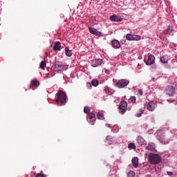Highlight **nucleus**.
Returning a JSON list of instances; mask_svg holds the SVG:
<instances>
[{
    "instance_id": "24",
    "label": "nucleus",
    "mask_w": 177,
    "mask_h": 177,
    "mask_svg": "<svg viewBox=\"0 0 177 177\" xmlns=\"http://www.w3.org/2000/svg\"><path fill=\"white\" fill-rule=\"evenodd\" d=\"M141 37L138 35H133V41H140Z\"/></svg>"
},
{
    "instance_id": "15",
    "label": "nucleus",
    "mask_w": 177,
    "mask_h": 177,
    "mask_svg": "<svg viewBox=\"0 0 177 177\" xmlns=\"http://www.w3.org/2000/svg\"><path fill=\"white\" fill-rule=\"evenodd\" d=\"M137 141L138 145H140V146H143V145H146L147 143L145 138H143L142 136H138L137 138Z\"/></svg>"
},
{
    "instance_id": "29",
    "label": "nucleus",
    "mask_w": 177,
    "mask_h": 177,
    "mask_svg": "<svg viewBox=\"0 0 177 177\" xmlns=\"http://www.w3.org/2000/svg\"><path fill=\"white\" fill-rule=\"evenodd\" d=\"M126 39H127V41H133V35L127 34L126 35Z\"/></svg>"
},
{
    "instance_id": "26",
    "label": "nucleus",
    "mask_w": 177,
    "mask_h": 177,
    "mask_svg": "<svg viewBox=\"0 0 177 177\" xmlns=\"http://www.w3.org/2000/svg\"><path fill=\"white\" fill-rule=\"evenodd\" d=\"M45 67H46V62H45V61L40 62V68H41V70H45Z\"/></svg>"
},
{
    "instance_id": "8",
    "label": "nucleus",
    "mask_w": 177,
    "mask_h": 177,
    "mask_svg": "<svg viewBox=\"0 0 177 177\" xmlns=\"http://www.w3.org/2000/svg\"><path fill=\"white\" fill-rule=\"evenodd\" d=\"M127 107H128V103H127V101H122L119 106L120 111H121L122 114H124V113L127 111Z\"/></svg>"
},
{
    "instance_id": "35",
    "label": "nucleus",
    "mask_w": 177,
    "mask_h": 177,
    "mask_svg": "<svg viewBox=\"0 0 177 177\" xmlns=\"http://www.w3.org/2000/svg\"><path fill=\"white\" fill-rule=\"evenodd\" d=\"M138 93L140 96H143V91L142 89H140L138 91Z\"/></svg>"
},
{
    "instance_id": "10",
    "label": "nucleus",
    "mask_w": 177,
    "mask_h": 177,
    "mask_svg": "<svg viewBox=\"0 0 177 177\" xmlns=\"http://www.w3.org/2000/svg\"><path fill=\"white\" fill-rule=\"evenodd\" d=\"M156 60V57L153 55H150L148 57V60L146 62L147 66H151L153 63H154V61Z\"/></svg>"
},
{
    "instance_id": "20",
    "label": "nucleus",
    "mask_w": 177,
    "mask_h": 177,
    "mask_svg": "<svg viewBox=\"0 0 177 177\" xmlns=\"http://www.w3.org/2000/svg\"><path fill=\"white\" fill-rule=\"evenodd\" d=\"M65 53L68 57H71V56H73V51H71L68 47L65 48Z\"/></svg>"
},
{
    "instance_id": "13",
    "label": "nucleus",
    "mask_w": 177,
    "mask_h": 177,
    "mask_svg": "<svg viewBox=\"0 0 177 177\" xmlns=\"http://www.w3.org/2000/svg\"><path fill=\"white\" fill-rule=\"evenodd\" d=\"M147 109L149 111H153V110L156 109V103H154V102L153 101L149 102V104L147 105Z\"/></svg>"
},
{
    "instance_id": "23",
    "label": "nucleus",
    "mask_w": 177,
    "mask_h": 177,
    "mask_svg": "<svg viewBox=\"0 0 177 177\" xmlns=\"http://www.w3.org/2000/svg\"><path fill=\"white\" fill-rule=\"evenodd\" d=\"M97 117L98 120H104V115L102 112H98Z\"/></svg>"
},
{
    "instance_id": "4",
    "label": "nucleus",
    "mask_w": 177,
    "mask_h": 177,
    "mask_svg": "<svg viewBox=\"0 0 177 177\" xmlns=\"http://www.w3.org/2000/svg\"><path fill=\"white\" fill-rule=\"evenodd\" d=\"M158 135V139L163 145H168L169 143V140L165 139V135H164V131L161 129H158L156 131Z\"/></svg>"
},
{
    "instance_id": "28",
    "label": "nucleus",
    "mask_w": 177,
    "mask_h": 177,
    "mask_svg": "<svg viewBox=\"0 0 177 177\" xmlns=\"http://www.w3.org/2000/svg\"><path fill=\"white\" fill-rule=\"evenodd\" d=\"M128 148L129 149H132L133 150H135V149H136V145H135V143H130L128 145Z\"/></svg>"
},
{
    "instance_id": "19",
    "label": "nucleus",
    "mask_w": 177,
    "mask_h": 177,
    "mask_svg": "<svg viewBox=\"0 0 177 177\" xmlns=\"http://www.w3.org/2000/svg\"><path fill=\"white\" fill-rule=\"evenodd\" d=\"M147 150H149V151H153V150L156 149V145L154 143L151 142L149 145L146 147Z\"/></svg>"
},
{
    "instance_id": "22",
    "label": "nucleus",
    "mask_w": 177,
    "mask_h": 177,
    "mask_svg": "<svg viewBox=\"0 0 177 177\" xmlns=\"http://www.w3.org/2000/svg\"><path fill=\"white\" fill-rule=\"evenodd\" d=\"M91 85L93 86H97V85H99V80L96 79L93 80L91 82Z\"/></svg>"
},
{
    "instance_id": "5",
    "label": "nucleus",
    "mask_w": 177,
    "mask_h": 177,
    "mask_svg": "<svg viewBox=\"0 0 177 177\" xmlns=\"http://www.w3.org/2000/svg\"><path fill=\"white\" fill-rule=\"evenodd\" d=\"M128 85H129V80H128L127 79L120 80L116 83L117 88H119L120 89H121L122 88H125V86H128Z\"/></svg>"
},
{
    "instance_id": "25",
    "label": "nucleus",
    "mask_w": 177,
    "mask_h": 177,
    "mask_svg": "<svg viewBox=\"0 0 177 177\" xmlns=\"http://www.w3.org/2000/svg\"><path fill=\"white\" fill-rule=\"evenodd\" d=\"M129 103H136V97L135 96H131L129 100H128Z\"/></svg>"
},
{
    "instance_id": "21",
    "label": "nucleus",
    "mask_w": 177,
    "mask_h": 177,
    "mask_svg": "<svg viewBox=\"0 0 177 177\" xmlns=\"http://www.w3.org/2000/svg\"><path fill=\"white\" fill-rule=\"evenodd\" d=\"M104 92H105V93H108V95H111V93H111V89L108 86H106L104 87Z\"/></svg>"
},
{
    "instance_id": "14",
    "label": "nucleus",
    "mask_w": 177,
    "mask_h": 177,
    "mask_svg": "<svg viewBox=\"0 0 177 177\" xmlns=\"http://www.w3.org/2000/svg\"><path fill=\"white\" fill-rule=\"evenodd\" d=\"M109 20H111V21H122V19L118 15H113L109 17Z\"/></svg>"
},
{
    "instance_id": "6",
    "label": "nucleus",
    "mask_w": 177,
    "mask_h": 177,
    "mask_svg": "<svg viewBox=\"0 0 177 177\" xmlns=\"http://www.w3.org/2000/svg\"><path fill=\"white\" fill-rule=\"evenodd\" d=\"M165 92L168 96H174L175 95L176 91L175 88L172 86H167L165 88Z\"/></svg>"
},
{
    "instance_id": "3",
    "label": "nucleus",
    "mask_w": 177,
    "mask_h": 177,
    "mask_svg": "<svg viewBox=\"0 0 177 177\" xmlns=\"http://www.w3.org/2000/svg\"><path fill=\"white\" fill-rule=\"evenodd\" d=\"M67 66H63V63L59 61H56L52 67V70L55 73H62V70H66Z\"/></svg>"
},
{
    "instance_id": "1",
    "label": "nucleus",
    "mask_w": 177,
    "mask_h": 177,
    "mask_svg": "<svg viewBox=\"0 0 177 177\" xmlns=\"http://www.w3.org/2000/svg\"><path fill=\"white\" fill-rule=\"evenodd\" d=\"M55 102L57 103V104H59V106H64V104H66L67 102V95L64 91L62 90L58 91Z\"/></svg>"
},
{
    "instance_id": "7",
    "label": "nucleus",
    "mask_w": 177,
    "mask_h": 177,
    "mask_svg": "<svg viewBox=\"0 0 177 177\" xmlns=\"http://www.w3.org/2000/svg\"><path fill=\"white\" fill-rule=\"evenodd\" d=\"M88 31L91 32V34H93L96 37H103V33H102V32L97 31V29L95 28L89 27Z\"/></svg>"
},
{
    "instance_id": "38",
    "label": "nucleus",
    "mask_w": 177,
    "mask_h": 177,
    "mask_svg": "<svg viewBox=\"0 0 177 177\" xmlns=\"http://www.w3.org/2000/svg\"><path fill=\"white\" fill-rule=\"evenodd\" d=\"M142 114H143V111H142L141 113H137L136 117H142Z\"/></svg>"
},
{
    "instance_id": "12",
    "label": "nucleus",
    "mask_w": 177,
    "mask_h": 177,
    "mask_svg": "<svg viewBox=\"0 0 177 177\" xmlns=\"http://www.w3.org/2000/svg\"><path fill=\"white\" fill-rule=\"evenodd\" d=\"M62 49V43L60 41H55L54 43L53 50L57 52Z\"/></svg>"
},
{
    "instance_id": "31",
    "label": "nucleus",
    "mask_w": 177,
    "mask_h": 177,
    "mask_svg": "<svg viewBox=\"0 0 177 177\" xmlns=\"http://www.w3.org/2000/svg\"><path fill=\"white\" fill-rule=\"evenodd\" d=\"M84 113H86V114H88L91 111V109L89 108V106H85L84 109Z\"/></svg>"
},
{
    "instance_id": "11",
    "label": "nucleus",
    "mask_w": 177,
    "mask_h": 177,
    "mask_svg": "<svg viewBox=\"0 0 177 177\" xmlns=\"http://www.w3.org/2000/svg\"><path fill=\"white\" fill-rule=\"evenodd\" d=\"M111 44H112L113 48H114L115 49H120V48H121V44L117 39H113L111 41Z\"/></svg>"
},
{
    "instance_id": "39",
    "label": "nucleus",
    "mask_w": 177,
    "mask_h": 177,
    "mask_svg": "<svg viewBox=\"0 0 177 177\" xmlns=\"http://www.w3.org/2000/svg\"><path fill=\"white\" fill-rule=\"evenodd\" d=\"M124 42H126V41H125V40H124L123 41H122V44H124Z\"/></svg>"
},
{
    "instance_id": "30",
    "label": "nucleus",
    "mask_w": 177,
    "mask_h": 177,
    "mask_svg": "<svg viewBox=\"0 0 177 177\" xmlns=\"http://www.w3.org/2000/svg\"><path fill=\"white\" fill-rule=\"evenodd\" d=\"M164 32L165 34H171V32H172V29L169 26L168 28L164 31Z\"/></svg>"
},
{
    "instance_id": "27",
    "label": "nucleus",
    "mask_w": 177,
    "mask_h": 177,
    "mask_svg": "<svg viewBox=\"0 0 177 177\" xmlns=\"http://www.w3.org/2000/svg\"><path fill=\"white\" fill-rule=\"evenodd\" d=\"M95 117H96V115H95L93 113H89L87 115V118L89 120H92V118H95Z\"/></svg>"
},
{
    "instance_id": "32",
    "label": "nucleus",
    "mask_w": 177,
    "mask_h": 177,
    "mask_svg": "<svg viewBox=\"0 0 177 177\" xmlns=\"http://www.w3.org/2000/svg\"><path fill=\"white\" fill-rule=\"evenodd\" d=\"M128 177H135V172L133 171L129 172Z\"/></svg>"
},
{
    "instance_id": "36",
    "label": "nucleus",
    "mask_w": 177,
    "mask_h": 177,
    "mask_svg": "<svg viewBox=\"0 0 177 177\" xmlns=\"http://www.w3.org/2000/svg\"><path fill=\"white\" fill-rule=\"evenodd\" d=\"M35 177H45L42 174H37Z\"/></svg>"
},
{
    "instance_id": "16",
    "label": "nucleus",
    "mask_w": 177,
    "mask_h": 177,
    "mask_svg": "<svg viewBox=\"0 0 177 177\" xmlns=\"http://www.w3.org/2000/svg\"><path fill=\"white\" fill-rule=\"evenodd\" d=\"M39 85V82L37 80H33L31 81V86L30 87V89H35L32 86H35V88H38Z\"/></svg>"
},
{
    "instance_id": "37",
    "label": "nucleus",
    "mask_w": 177,
    "mask_h": 177,
    "mask_svg": "<svg viewBox=\"0 0 177 177\" xmlns=\"http://www.w3.org/2000/svg\"><path fill=\"white\" fill-rule=\"evenodd\" d=\"M167 175H169V176H172V175H174V173L172 171H167Z\"/></svg>"
},
{
    "instance_id": "33",
    "label": "nucleus",
    "mask_w": 177,
    "mask_h": 177,
    "mask_svg": "<svg viewBox=\"0 0 177 177\" xmlns=\"http://www.w3.org/2000/svg\"><path fill=\"white\" fill-rule=\"evenodd\" d=\"M106 140H108V142H113V138H111V136H106Z\"/></svg>"
},
{
    "instance_id": "2",
    "label": "nucleus",
    "mask_w": 177,
    "mask_h": 177,
    "mask_svg": "<svg viewBox=\"0 0 177 177\" xmlns=\"http://www.w3.org/2000/svg\"><path fill=\"white\" fill-rule=\"evenodd\" d=\"M148 159L150 164H153V165H157L162 161V158L158 153H150L148 156Z\"/></svg>"
},
{
    "instance_id": "17",
    "label": "nucleus",
    "mask_w": 177,
    "mask_h": 177,
    "mask_svg": "<svg viewBox=\"0 0 177 177\" xmlns=\"http://www.w3.org/2000/svg\"><path fill=\"white\" fill-rule=\"evenodd\" d=\"M132 164H133V167H134V168H138V167L139 166V159L138 158H133L132 159Z\"/></svg>"
},
{
    "instance_id": "18",
    "label": "nucleus",
    "mask_w": 177,
    "mask_h": 177,
    "mask_svg": "<svg viewBox=\"0 0 177 177\" xmlns=\"http://www.w3.org/2000/svg\"><path fill=\"white\" fill-rule=\"evenodd\" d=\"M169 60V56H168L167 55H165L160 58L161 62L164 63L165 64H167Z\"/></svg>"
},
{
    "instance_id": "34",
    "label": "nucleus",
    "mask_w": 177,
    "mask_h": 177,
    "mask_svg": "<svg viewBox=\"0 0 177 177\" xmlns=\"http://www.w3.org/2000/svg\"><path fill=\"white\" fill-rule=\"evenodd\" d=\"M86 88H88V89H92V84H91L90 82H87L86 83Z\"/></svg>"
},
{
    "instance_id": "9",
    "label": "nucleus",
    "mask_w": 177,
    "mask_h": 177,
    "mask_svg": "<svg viewBox=\"0 0 177 177\" xmlns=\"http://www.w3.org/2000/svg\"><path fill=\"white\" fill-rule=\"evenodd\" d=\"M102 63L103 60L102 59H93L91 61V66L92 67H99Z\"/></svg>"
}]
</instances>
